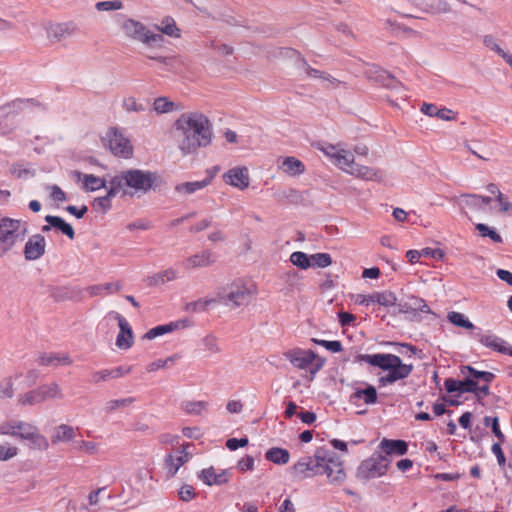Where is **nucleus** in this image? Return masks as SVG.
<instances>
[{
	"mask_svg": "<svg viewBox=\"0 0 512 512\" xmlns=\"http://www.w3.org/2000/svg\"><path fill=\"white\" fill-rule=\"evenodd\" d=\"M107 317L116 320L119 325L116 346L120 349H129L133 344V332L128 321L115 311L109 312Z\"/></svg>",
	"mask_w": 512,
	"mask_h": 512,
	"instance_id": "nucleus-16",
	"label": "nucleus"
},
{
	"mask_svg": "<svg viewBox=\"0 0 512 512\" xmlns=\"http://www.w3.org/2000/svg\"><path fill=\"white\" fill-rule=\"evenodd\" d=\"M179 326H180V324L178 322H171L168 324L159 325V326H156V327L148 330L144 334L143 338L147 339V340H152V339H155L157 337L163 336L167 333L174 331Z\"/></svg>",
	"mask_w": 512,
	"mask_h": 512,
	"instance_id": "nucleus-41",
	"label": "nucleus"
},
{
	"mask_svg": "<svg viewBox=\"0 0 512 512\" xmlns=\"http://www.w3.org/2000/svg\"><path fill=\"white\" fill-rule=\"evenodd\" d=\"M320 150L345 173L349 174L355 165L354 154L341 144H325Z\"/></svg>",
	"mask_w": 512,
	"mask_h": 512,
	"instance_id": "nucleus-11",
	"label": "nucleus"
},
{
	"mask_svg": "<svg viewBox=\"0 0 512 512\" xmlns=\"http://www.w3.org/2000/svg\"><path fill=\"white\" fill-rule=\"evenodd\" d=\"M156 33L162 36L165 34L170 37H180V30L177 28L175 21L172 18H165L159 25H155Z\"/></svg>",
	"mask_w": 512,
	"mask_h": 512,
	"instance_id": "nucleus-42",
	"label": "nucleus"
},
{
	"mask_svg": "<svg viewBox=\"0 0 512 512\" xmlns=\"http://www.w3.org/2000/svg\"><path fill=\"white\" fill-rule=\"evenodd\" d=\"M325 457L321 461V474H326L332 485H340L346 479V473L341 459L332 451L325 449Z\"/></svg>",
	"mask_w": 512,
	"mask_h": 512,
	"instance_id": "nucleus-12",
	"label": "nucleus"
},
{
	"mask_svg": "<svg viewBox=\"0 0 512 512\" xmlns=\"http://www.w3.org/2000/svg\"><path fill=\"white\" fill-rule=\"evenodd\" d=\"M411 2L429 13H446L450 11V5L447 0H411Z\"/></svg>",
	"mask_w": 512,
	"mask_h": 512,
	"instance_id": "nucleus-27",
	"label": "nucleus"
},
{
	"mask_svg": "<svg viewBox=\"0 0 512 512\" xmlns=\"http://www.w3.org/2000/svg\"><path fill=\"white\" fill-rule=\"evenodd\" d=\"M76 437V430L74 427L68 424H60L55 427L54 433L51 437V441L53 444L61 443V442H69L74 440Z\"/></svg>",
	"mask_w": 512,
	"mask_h": 512,
	"instance_id": "nucleus-33",
	"label": "nucleus"
},
{
	"mask_svg": "<svg viewBox=\"0 0 512 512\" xmlns=\"http://www.w3.org/2000/svg\"><path fill=\"white\" fill-rule=\"evenodd\" d=\"M156 179L157 175L153 172L129 169L112 177L110 184L115 185L119 192L122 191L124 194L132 196L149 191Z\"/></svg>",
	"mask_w": 512,
	"mask_h": 512,
	"instance_id": "nucleus-3",
	"label": "nucleus"
},
{
	"mask_svg": "<svg viewBox=\"0 0 512 512\" xmlns=\"http://www.w3.org/2000/svg\"><path fill=\"white\" fill-rule=\"evenodd\" d=\"M283 278H284L285 282L291 287L297 286L301 280L299 273L295 270L287 271L284 274Z\"/></svg>",
	"mask_w": 512,
	"mask_h": 512,
	"instance_id": "nucleus-64",
	"label": "nucleus"
},
{
	"mask_svg": "<svg viewBox=\"0 0 512 512\" xmlns=\"http://www.w3.org/2000/svg\"><path fill=\"white\" fill-rule=\"evenodd\" d=\"M363 400L365 404H374L377 401V391L374 386L367 385L366 388L356 389L350 396V402L357 404L358 401Z\"/></svg>",
	"mask_w": 512,
	"mask_h": 512,
	"instance_id": "nucleus-29",
	"label": "nucleus"
},
{
	"mask_svg": "<svg viewBox=\"0 0 512 512\" xmlns=\"http://www.w3.org/2000/svg\"><path fill=\"white\" fill-rule=\"evenodd\" d=\"M476 337L485 347L512 356V347L508 346L506 341L491 332L477 333Z\"/></svg>",
	"mask_w": 512,
	"mask_h": 512,
	"instance_id": "nucleus-19",
	"label": "nucleus"
},
{
	"mask_svg": "<svg viewBox=\"0 0 512 512\" xmlns=\"http://www.w3.org/2000/svg\"><path fill=\"white\" fill-rule=\"evenodd\" d=\"M134 402V398L111 399L105 403L104 410L106 413H112L118 409L130 406Z\"/></svg>",
	"mask_w": 512,
	"mask_h": 512,
	"instance_id": "nucleus-44",
	"label": "nucleus"
},
{
	"mask_svg": "<svg viewBox=\"0 0 512 512\" xmlns=\"http://www.w3.org/2000/svg\"><path fill=\"white\" fill-rule=\"evenodd\" d=\"M206 406L207 403L203 401H190L185 403L184 409L189 414L198 415L206 408Z\"/></svg>",
	"mask_w": 512,
	"mask_h": 512,
	"instance_id": "nucleus-57",
	"label": "nucleus"
},
{
	"mask_svg": "<svg viewBox=\"0 0 512 512\" xmlns=\"http://www.w3.org/2000/svg\"><path fill=\"white\" fill-rule=\"evenodd\" d=\"M175 357L171 356L166 359H157L147 365L146 370L149 373L156 372L160 369L167 368L174 364Z\"/></svg>",
	"mask_w": 512,
	"mask_h": 512,
	"instance_id": "nucleus-50",
	"label": "nucleus"
},
{
	"mask_svg": "<svg viewBox=\"0 0 512 512\" xmlns=\"http://www.w3.org/2000/svg\"><path fill=\"white\" fill-rule=\"evenodd\" d=\"M218 304L217 296L200 298L186 304V311L194 313L206 312Z\"/></svg>",
	"mask_w": 512,
	"mask_h": 512,
	"instance_id": "nucleus-35",
	"label": "nucleus"
},
{
	"mask_svg": "<svg viewBox=\"0 0 512 512\" xmlns=\"http://www.w3.org/2000/svg\"><path fill=\"white\" fill-rule=\"evenodd\" d=\"M279 167L284 173L293 177L298 176L305 171L304 164L295 157H285L281 161Z\"/></svg>",
	"mask_w": 512,
	"mask_h": 512,
	"instance_id": "nucleus-36",
	"label": "nucleus"
},
{
	"mask_svg": "<svg viewBox=\"0 0 512 512\" xmlns=\"http://www.w3.org/2000/svg\"><path fill=\"white\" fill-rule=\"evenodd\" d=\"M178 278V272L173 268L157 272L145 279L148 286H160L166 282L173 281Z\"/></svg>",
	"mask_w": 512,
	"mask_h": 512,
	"instance_id": "nucleus-32",
	"label": "nucleus"
},
{
	"mask_svg": "<svg viewBox=\"0 0 512 512\" xmlns=\"http://www.w3.org/2000/svg\"><path fill=\"white\" fill-rule=\"evenodd\" d=\"M211 181L212 177L210 176L200 181L181 182L175 185L174 192L179 197L186 198L206 188L208 185H210Z\"/></svg>",
	"mask_w": 512,
	"mask_h": 512,
	"instance_id": "nucleus-22",
	"label": "nucleus"
},
{
	"mask_svg": "<svg viewBox=\"0 0 512 512\" xmlns=\"http://www.w3.org/2000/svg\"><path fill=\"white\" fill-rule=\"evenodd\" d=\"M476 229L479 231L481 236L489 237L492 241L496 243L502 242V237L495 230L491 229L487 225L479 223L476 225Z\"/></svg>",
	"mask_w": 512,
	"mask_h": 512,
	"instance_id": "nucleus-54",
	"label": "nucleus"
},
{
	"mask_svg": "<svg viewBox=\"0 0 512 512\" xmlns=\"http://www.w3.org/2000/svg\"><path fill=\"white\" fill-rule=\"evenodd\" d=\"M349 174L365 181L376 182H381L384 177V174L381 170L369 166L360 165L357 163H355L354 167L352 168Z\"/></svg>",
	"mask_w": 512,
	"mask_h": 512,
	"instance_id": "nucleus-25",
	"label": "nucleus"
},
{
	"mask_svg": "<svg viewBox=\"0 0 512 512\" xmlns=\"http://www.w3.org/2000/svg\"><path fill=\"white\" fill-rule=\"evenodd\" d=\"M484 45L489 48L490 50L496 52L500 57H502L504 60H510L512 61V55L505 52L496 42V39L491 35L484 36L483 39Z\"/></svg>",
	"mask_w": 512,
	"mask_h": 512,
	"instance_id": "nucleus-43",
	"label": "nucleus"
},
{
	"mask_svg": "<svg viewBox=\"0 0 512 512\" xmlns=\"http://www.w3.org/2000/svg\"><path fill=\"white\" fill-rule=\"evenodd\" d=\"M191 447H193V445L187 443L182 445L181 449L177 450L175 454L170 453L166 456L165 467L170 477L175 476L180 467L190 460L192 452L189 449Z\"/></svg>",
	"mask_w": 512,
	"mask_h": 512,
	"instance_id": "nucleus-14",
	"label": "nucleus"
},
{
	"mask_svg": "<svg viewBox=\"0 0 512 512\" xmlns=\"http://www.w3.org/2000/svg\"><path fill=\"white\" fill-rule=\"evenodd\" d=\"M390 459L387 456L374 453L364 460L357 470V477L361 480H369L384 475L387 471Z\"/></svg>",
	"mask_w": 512,
	"mask_h": 512,
	"instance_id": "nucleus-10",
	"label": "nucleus"
},
{
	"mask_svg": "<svg viewBox=\"0 0 512 512\" xmlns=\"http://www.w3.org/2000/svg\"><path fill=\"white\" fill-rule=\"evenodd\" d=\"M349 174L365 181L376 182H381L384 177V174L381 170L369 166L360 165L357 163H355L354 167L352 168Z\"/></svg>",
	"mask_w": 512,
	"mask_h": 512,
	"instance_id": "nucleus-24",
	"label": "nucleus"
},
{
	"mask_svg": "<svg viewBox=\"0 0 512 512\" xmlns=\"http://www.w3.org/2000/svg\"><path fill=\"white\" fill-rule=\"evenodd\" d=\"M215 262L213 253L210 250H202L186 258L184 266L188 270L206 268Z\"/></svg>",
	"mask_w": 512,
	"mask_h": 512,
	"instance_id": "nucleus-21",
	"label": "nucleus"
},
{
	"mask_svg": "<svg viewBox=\"0 0 512 512\" xmlns=\"http://www.w3.org/2000/svg\"><path fill=\"white\" fill-rule=\"evenodd\" d=\"M380 449L386 455H404L407 452V443L403 440L383 439L380 443Z\"/></svg>",
	"mask_w": 512,
	"mask_h": 512,
	"instance_id": "nucleus-31",
	"label": "nucleus"
},
{
	"mask_svg": "<svg viewBox=\"0 0 512 512\" xmlns=\"http://www.w3.org/2000/svg\"><path fill=\"white\" fill-rule=\"evenodd\" d=\"M376 303L382 306H394L397 302L396 295L391 291L376 292Z\"/></svg>",
	"mask_w": 512,
	"mask_h": 512,
	"instance_id": "nucleus-48",
	"label": "nucleus"
},
{
	"mask_svg": "<svg viewBox=\"0 0 512 512\" xmlns=\"http://www.w3.org/2000/svg\"><path fill=\"white\" fill-rule=\"evenodd\" d=\"M223 179L225 183L244 190L249 186L250 178L248 169L246 167H234L228 170L224 175Z\"/></svg>",
	"mask_w": 512,
	"mask_h": 512,
	"instance_id": "nucleus-18",
	"label": "nucleus"
},
{
	"mask_svg": "<svg viewBox=\"0 0 512 512\" xmlns=\"http://www.w3.org/2000/svg\"><path fill=\"white\" fill-rule=\"evenodd\" d=\"M255 294L256 287L253 284L248 285L242 281H236L220 289L216 296L218 304L233 310L248 305Z\"/></svg>",
	"mask_w": 512,
	"mask_h": 512,
	"instance_id": "nucleus-7",
	"label": "nucleus"
},
{
	"mask_svg": "<svg viewBox=\"0 0 512 512\" xmlns=\"http://www.w3.org/2000/svg\"><path fill=\"white\" fill-rule=\"evenodd\" d=\"M299 197V193L295 189H285L279 190L274 193V198L277 201H285V200H296Z\"/></svg>",
	"mask_w": 512,
	"mask_h": 512,
	"instance_id": "nucleus-58",
	"label": "nucleus"
},
{
	"mask_svg": "<svg viewBox=\"0 0 512 512\" xmlns=\"http://www.w3.org/2000/svg\"><path fill=\"white\" fill-rule=\"evenodd\" d=\"M63 390L56 382H50L37 387L18 397V403L22 406L41 404L47 400L62 399Z\"/></svg>",
	"mask_w": 512,
	"mask_h": 512,
	"instance_id": "nucleus-8",
	"label": "nucleus"
},
{
	"mask_svg": "<svg viewBox=\"0 0 512 512\" xmlns=\"http://www.w3.org/2000/svg\"><path fill=\"white\" fill-rule=\"evenodd\" d=\"M173 139L183 156L208 146L213 138L212 124L201 112H186L174 122Z\"/></svg>",
	"mask_w": 512,
	"mask_h": 512,
	"instance_id": "nucleus-1",
	"label": "nucleus"
},
{
	"mask_svg": "<svg viewBox=\"0 0 512 512\" xmlns=\"http://www.w3.org/2000/svg\"><path fill=\"white\" fill-rule=\"evenodd\" d=\"M122 107L127 112H143L145 111V106L142 103H139L134 97H126L123 99Z\"/></svg>",
	"mask_w": 512,
	"mask_h": 512,
	"instance_id": "nucleus-52",
	"label": "nucleus"
},
{
	"mask_svg": "<svg viewBox=\"0 0 512 512\" xmlns=\"http://www.w3.org/2000/svg\"><path fill=\"white\" fill-rule=\"evenodd\" d=\"M461 204L475 210H481L480 195L466 194L461 196Z\"/></svg>",
	"mask_w": 512,
	"mask_h": 512,
	"instance_id": "nucleus-53",
	"label": "nucleus"
},
{
	"mask_svg": "<svg viewBox=\"0 0 512 512\" xmlns=\"http://www.w3.org/2000/svg\"><path fill=\"white\" fill-rule=\"evenodd\" d=\"M103 141L115 156L129 158L132 155L133 147L130 140L123 131L116 127H111L106 131Z\"/></svg>",
	"mask_w": 512,
	"mask_h": 512,
	"instance_id": "nucleus-9",
	"label": "nucleus"
},
{
	"mask_svg": "<svg viewBox=\"0 0 512 512\" xmlns=\"http://www.w3.org/2000/svg\"><path fill=\"white\" fill-rule=\"evenodd\" d=\"M202 345L206 351L210 354H218L221 352V348L218 344V339L216 336L210 334L205 336L202 339Z\"/></svg>",
	"mask_w": 512,
	"mask_h": 512,
	"instance_id": "nucleus-49",
	"label": "nucleus"
},
{
	"mask_svg": "<svg viewBox=\"0 0 512 512\" xmlns=\"http://www.w3.org/2000/svg\"><path fill=\"white\" fill-rule=\"evenodd\" d=\"M313 341L321 346H324L327 350L331 352H340L342 350V344L340 341H326V340H316Z\"/></svg>",
	"mask_w": 512,
	"mask_h": 512,
	"instance_id": "nucleus-63",
	"label": "nucleus"
},
{
	"mask_svg": "<svg viewBox=\"0 0 512 512\" xmlns=\"http://www.w3.org/2000/svg\"><path fill=\"white\" fill-rule=\"evenodd\" d=\"M468 371L470 372V375L473 377V378H476V379H482L484 380L485 382H491L494 378V374L491 373V372H487V371H477L475 370L474 368L468 366L467 367Z\"/></svg>",
	"mask_w": 512,
	"mask_h": 512,
	"instance_id": "nucleus-62",
	"label": "nucleus"
},
{
	"mask_svg": "<svg viewBox=\"0 0 512 512\" xmlns=\"http://www.w3.org/2000/svg\"><path fill=\"white\" fill-rule=\"evenodd\" d=\"M0 435H9L30 442V448L46 451L49 448L47 438L41 434L38 428L25 421L10 420L0 425Z\"/></svg>",
	"mask_w": 512,
	"mask_h": 512,
	"instance_id": "nucleus-5",
	"label": "nucleus"
},
{
	"mask_svg": "<svg viewBox=\"0 0 512 512\" xmlns=\"http://www.w3.org/2000/svg\"><path fill=\"white\" fill-rule=\"evenodd\" d=\"M447 318L453 325L457 327H462L465 329L474 328L473 323L466 319L465 316L460 312L451 311L448 313Z\"/></svg>",
	"mask_w": 512,
	"mask_h": 512,
	"instance_id": "nucleus-45",
	"label": "nucleus"
},
{
	"mask_svg": "<svg viewBox=\"0 0 512 512\" xmlns=\"http://www.w3.org/2000/svg\"><path fill=\"white\" fill-rule=\"evenodd\" d=\"M46 241L44 236L35 234L29 237L24 246V257L28 261H34L45 254Z\"/></svg>",
	"mask_w": 512,
	"mask_h": 512,
	"instance_id": "nucleus-17",
	"label": "nucleus"
},
{
	"mask_svg": "<svg viewBox=\"0 0 512 512\" xmlns=\"http://www.w3.org/2000/svg\"><path fill=\"white\" fill-rule=\"evenodd\" d=\"M302 65H303V69H304L306 76L308 78L319 79L323 83L324 87H326V88L336 87L340 84V81L337 80L336 78H334L333 76H331L323 71H319L317 69L311 68L310 66L307 65V63L305 61L302 62Z\"/></svg>",
	"mask_w": 512,
	"mask_h": 512,
	"instance_id": "nucleus-28",
	"label": "nucleus"
},
{
	"mask_svg": "<svg viewBox=\"0 0 512 512\" xmlns=\"http://www.w3.org/2000/svg\"><path fill=\"white\" fill-rule=\"evenodd\" d=\"M26 234V223L16 219L2 218L0 220V257L13 253L24 241Z\"/></svg>",
	"mask_w": 512,
	"mask_h": 512,
	"instance_id": "nucleus-6",
	"label": "nucleus"
},
{
	"mask_svg": "<svg viewBox=\"0 0 512 512\" xmlns=\"http://www.w3.org/2000/svg\"><path fill=\"white\" fill-rule=\"evenodd\" d=\"M399 313L423 312L430 313V308L426 302L418 297L409 296L406 300L397 304Z\"/></svg>",
	"mask_w": 512,
	"mask_h": 512,
	"instance_id": "nucleus-26",
	"label": "nucleus"
},
{
	"mask_svg": "<svg viewBox=\"0 0 512 512\" xmlns=\"http://www.w3.org/2000/svg\"><path fill=\"white\" fill-rule=\"evenodd\" d=\"M18 454V448L8 443L0 444V461H8Z\"/></svg>",
	"mask_w": 512,
	"mask_h": 512,
	"instance_id": "nucleus-56",
	"label": "nucleus"
},
{
	"mask_svg": "<svg viewBox=\"0 0 512 512\" xmlns=\"http://www.w3.org/2000/svg\"><path fill=\"white\" fill-rule=\"evenodd\" d=\"M123 3L121 0L99 1L95 4V9L99 12H111L121 10Z\"/></svg>",
	"mask_w": 512,
	"mask_h": 512,
	"instance_id": "nucleus-47",
	"label": "nucleus"
},
{
	"mask_svg": "<svg viewBox=\"0 0 512 512\" xmlns=\"http://www.w3.org/2000/svg\"><path fill=\"white\" fill-rule=\"evenodd\" d=\"M290 261L293 265L301 269H308L311 266L310 257L306 253L300 251L293 252L290 255Z\"/></svg>",
	"mask_w": 512,
	"mask_h": 512,
	"instance_id": "nucleus-46",
	"label": "nucleus"
},
{
	"mask_svg": "<svg viewBox=\"0 0 512 512\" xmlns=\"http://www.w3.org/2000/svg\"><path fill=\"white\" fill-rule=\"evenodd\" d=\"M16 14H11L8 17H0V32L11 31L16 28L13 19H16Z\"/></svg>",
	"mask_w": 512,
	"mask_h": 512,
	"instance_id": "nucleus-60",
	"label": "nucleus"
},
{
	"mask_svg": "<svg viewBox=\"0 0 512 512\" xmlns=\"http://www.w3.org/2000/svg\"><path fill=\"white\" fill-rule=\"evenodd\" d=\"M178 496L182 501H190L195 497L194 488L191 485H183L179 491Z\"/></svg>",
	"mask_w": 512,
	"mask_h": 512,
	"instance_id": "nucleus-61",
	"label": "nucleus"
},
{
	"mask_svg": "<svg viewBox=\"0 0 512 512\" xmlns=\"http://www.w3.org/2000/svg\"><path fill=\"white\" fill-rule=\"evenodd\" d=\"M108 184L109 188L107 194L103 197L95 198L92 203L93 208L101 213H105L110 209L111 199L119 193V190L115 185L110 184V181L108 182Z\"/></svg>",
	"mask_w": 512,
	"mask_h": 512,
	"instance_id": "nucleus-34",
	"label": "nucleus"
},
{
	"mask_svg": "<svg viewBox=\"0 0 512 512\" xmlns=\"http://www.w3.org/2000/svg\"><path fill=\"white\" fill-rule=\"evenodd\" d=\"M153 110L157 114H167L180 110L178 103L169 100L167 97H158L153 102Z\"/></svg>",
	"mask_w": 512,
	"mask_h": 512,
	"instance_id": "nucleus-38",
	"label": "nucleus"
},
{
	"mask_svg": "<svg viewBox=\"0 0 512 512\" xmlns=\"http://www.w3.org/2000/svg\"><path fill=\"white\" fill-rule=\"evenodd\" d=\"M72 360L67 354H43L39 357V364L42 366H61V365H70Z\"/></svg>",
	"mask_w": 512,
	"mask_h": 512,
	"instance_id": "nucleus-37",
	"label": "nucleus"
},
{
	"mask_svg": "<svg viewBox=\"0 0 512 512\" xmlns=\"http://www.w3.org/2000/svg\"><path fill=\"white\" fill-rule=\"evenodd\" d=\"M284 356L293 366L299 369H305L312 364L316 355L311 350L293 349L284 353Z\"/></svg>",
	"mask_w": 512,
	"mask_h": 512,
	"instance_id": "nucleus-20",
	"label": "nucleus"
},
{
	"mask_svg": "<svg viewBox=\"0 0 512 512\" xmlns=\"http://www.w3.org/2000/svg\"><path fill=\"white\" fill-rule=\"evenodd\" d=\"M45 221L53 226V228L61 231L64 235H66L69 239H73L75 237V232L72 226L66 223L61 217L47 215L45 217Z\"/></svg>",
	"mask_w": 512,
	"mask_h": 512,
	"instance_id": "nucleus-39",
	"label": "nucleus"
},
{
	"mask_svg": "<svg viewBox=\"0 0 512 512\" xmlns=\"http://www.w3.org/2000/svg\"><path fill=\"white\" fill-rule=\"evenodd\" d=\"M265 457L274 464L284 465L289 462L290 454L286 449L274 447L265 453Z\"/></svg>",
	"mask_w": 512,
	"mask_h": 512,
	"instance_id": "nucleus-40",
	"label": "nucleus"
},
{
	"mask_svg": "<svg viewBox=\"0 0 512 512\" xmlns=\"http://www.w3.org/2000/svg\"><path fill=\"white\" fill-rule=\"evenodd\" d=\"M325 449L319 448L313 456H304L300 458L293 466V472L301 478H309L315 475H321L320 464L323 461Z\"/></svg>",
	"mask_w": 512,
	"mask_h": 512,
	"instance_id": "nucleus-13",
	"label": "nucleus"
},
{
	"mask_svg": "<svg viewBox=\"0 0 512 512\" xmlns=\"http://www.w3.org/2000/svg\"><path fill=\"white\" fill-rule=\"evenodd\" d=\"M47 38L52 43H58L67 37L74 36L78 27L73 22L49 23L45 27Z\"/></svg>",
	"mask_w": 512,
	"mask_h": 512,
	"instance_id": "nucleus-15",
	"label": "nucleus"
},
{
	"mask_svg": "<svg viewBox=\"0 0 512 512\" xmlns=\"http://www.w3.org/2000/svg\"><path fill=\"white\" fill-rule=\"evenodd\" d=\"M121 32L127 40L141 44L146 49H157L164 46V37L160 33H155L134 18H125L122 21Z\"/></svg>",
	"mask_w": 512,
	"mask_h": 512,
	"instance_id": "nucleus-4",
	"label": "nucleus"
},
{
	"mask_svg": "<svg viewBox=\"0 0 512 512\" xmlns=\"http://www.w3.org/2000/svg\"><path fill=\"white\" fill-rule=\"evenodd\" d=\"M75 448L78 451L83 452L88 455H95L99 451V445L93 441H85V440L78 441L75 444Z\"/></svg>",
	"mask_w": 512,
	"mask_h": 512,
	"instance_id": "nucleus-51",
	"label": "nucleus"
},
{
	"mask_svg": "<svg viewBox=\"0 0 512 512\" xmlns=\"http://www.w3.org/2000/svg\"><path fill=\"white\" fill-rule=\"evenodd\" d=\"M311 262L317 267L325 268L332 263L331 256L328 253H317L310 256Z\"/></svg>",
	"mask_w": 512,
	"mask_h": 512,
	"instance_id": "nucleus-55",
	"label": "nucleus"
},
{
	"mask_svg": "<svg viewBox=\"0 0 512 512\" xmlns=\"http://www.w3.org/2000/svg\"><path fill=\"white\" fill-rule=\"evenodd\" d=\"M356 361L365 362L383 371H387L388 373L379 379L383 386L403 380L413 371L412 364H404L400 357L394 354H360L356 357Z\"/></svg>",
	"mask_w": 512,
	"mask_h": 512,
	"instance_id": "nucleus-2",
	"label": "nucleus"
},
{
	"mask_svg": "<svg viewBox=\"0 0 512 512\" xmlns=\"http://www.w3.org/2000/svg\"><path fill=\"white\" fill-rule=\"evenodd\" d=\"M230 474L226 470L217 472L215 468L209 467L199 473V478L208 486L223 485L228 482Z\"/></svg>",
	"mask_w": 512,
	"mask_h": 512,
	"instance_id": "nucleus-23",
	"label": "nucleus"
},
{
	"mask_svg": "<svg viewBox=\"0 0 512 512\" xmlns=\"http://www.w3.org/2000/svg\"><path fill=\"white\" fill-rule=\"evenodd\" d=\"M74 175L77 177L78 181H82L83 189L86 191L93 192L106 187L107 182L93 174H82L76 171Z\"/></svg>",
	"mask_w": 512,
	"mask_h": 512,
	"instance_id": "nucleus-30",
	"label": "nucleus"
},
{
	"mask_svg": "<svg viewBox=\"0 0 512 512\" xmlns=\"http://www.w3.org/2000/svg\"><path fill=\"white\" fill-rule=\"evenodd\" d=\"M14 394L13 382L11 378H6L0 383V397L11 398Z\"/></svg>",
	"mask_w": 512,
	"mask_h": 512,
	"instance_id": "nucleus-59",
	"label": "nucleus"
}]
</instances>
